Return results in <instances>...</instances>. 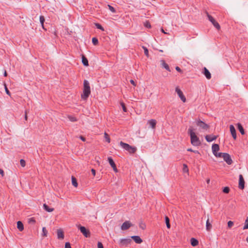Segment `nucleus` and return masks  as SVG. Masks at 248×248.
<instances>
[{
	"instance_id": "1",
	"label": "nucleus",
	"mask_w": 248,
	"mask_h": 248,
	"mask_svg": "<svg viewBox=\"0 0 248 248\" xmlns=\"http://www.w3.org/2000/svg\"><path fill=\"white\" fill-rule=\"evenodd\" d=\"M188 133L190 137L191 143L195 146H200L201 142L199 138L197 136L191 127H190L188 130Z\"/></svg>"
},
{
	"instance_id": "2",
	"label": "nucleus",
	"mask_w": 248,
	"mask_h": 248,
	"mask_svg": "<svg viewBox=\"0 0 248 248\" xmlns=\"http://www.w3.org/2000/svg\"><path fill=\"white\" fill-rule=\"evenodd\" d=\"M91 93V90L89 82L87 80L83 81V91L81 94V98L84 100H86Z\"/></svg>"
},
{
	"instance_id": "3",
	"label": "nucleus",
	"mask_w": 248,
	"mask_h": 248,
	"mask_svg": "<svg viewBox=\"0 0 248 248\" xmlns=\"http://www.w3.org/2000/svg\"><path fill=\"white\" fill-rule=\"evenodd\" d=\"M120 145L124 150L128 151L130 154H134L137 151V148L135 147H133L129 144L124 143L123 141L120 142Z\"/></svg>"
},
{
	"instance_id": "4",
	"label": "nucleus",
	"mask_w": 248,
	"mask_h": 248,
	"mask_svg": "<svg viewBox=\"0 0 248 248\" xmlns=\"http://www.w3.org/2000/svg\"><path fill=\"white\" fill-rule=\"evenodd\" d=\"M207 16L209 20L213 24L214 27L217 30H219L220 28L219 24L215 20L213 17L207 13Z\"/></svg>"
},
{
	"instance_id": "5",
	"label": "nucleus",
	"mask_w": 248,
	"mask_h": 248,
	"mask_svg": "<svg viewBox=\"0 0 248 248\" xmlns=\"http://www.w3.org/2000/svg\"><path fill=\"white\" fill-rule=\"evenodd\" d=\"M78 229L84 235V236L86 237H89L90 236V232L89 230H87L86 228L84 226H81L80 225L78 226Z\"/></svg>"
},
{
	"instance_id": "6",
	"label": "nucleus",
	"mask_w": 248,
	"mask_h": 248,
	"mask_svg": "<svg viewBox=\"0 0 248 248\" xmlns=\"http://www.w3.org/2000/svg\"><path fill=\"white\" fill-rule=\"evenodd\" d=\"M224 160L228 164L231 165L232 163V160L231 159V156L228 153H223V156Z\"/></svg>"
},
{
	"instance_id": "7",
	"label": "nucleus",
	"mask_w": 248,
	"mask_h": 248,
	"mask_svg": "<svg viewBox=\"0 0 248 248\" xmlns=\"http://www.w3.org/2000/svg\"><path fill=\"white\" fill-rule=\"evenodd\" d=\"M196 124L197 126H199L200 127L202 128L204 130H207L209 127V126L207 124H205L204 122L201 121V120H198L196 122Z\"/></svg>"
},
{
	"instance_id": "8",
	"label": "nucleus",
	"mask_w": 248,
	"mask_h": 248,
	"mask_svg": "<svg viewBox=\"0 0 248 248\" xmlns=\"http://www.w3.org/2000/svg\"><path fill=\"white\" fill-rule=\"evenodd\" d=\"M175 92L177 93V94L178 95L179 97L180 98L181 100L183 102H186V98L184 95L182 91L178 88V87H177L175 88Z\"/></svg>"
},
{
	"instance_id": "9",
	"label": "nucleus",
	"mask_w": 248,
	"mask_h": 248,
	"mask_svg": "<svg viewBox=\"0 0 248 248\" xmlns=\"http://www.w3.org/2000/svg\"><path fill=\"white\" fill-rule=\"evenodd\" d=\"M131 242V240L129 238L121 239L119 241V244L121 246H127Z\"/></svg>"
},
{
	"instance_id": "10",
	"label": "nucleus",
	"mask_w": 248,
	"mask_h": 248,
	"mask_svg": "<svg viewBox=\"0 0 248 248\" xmlns=\"http://www.w3.org/2000/svg\"><path fill=\"white\" fill-rule=\"evenodd\" d=\"M238 187L241 190L244 189V188L245 187V181H244V178L243 177V175L242 174H240L239 176Z\"/></svg>"
},
{
	"instance_id": "11",
	"label": "nucleus",
	"mask_w": 248,
	"mask_h": 248,
	"mask_svg": "<svg viewBox=\"0 0 248 248\" xmlns=\"http://www.w3.org/2000/svg\"><path fill=\"white\" fill-rule=\"evenodd\" d=\"M132 226V224L129 221H125L123 223L122 225L121 226V229L123 231L126 230Z\"/></svg>"
},
{
	"instance_id": "12",
	"label": "nucleus",
	"mask_w": 248,
	"mask_h": 248,
	"mask_svg": "<svg viewBox=\"0 0 248 248\" xmlns=\"http://www.w3.org/2000/svg\"><path fill=\"white\" fill-rule=\"evenodd\" d=\"M108 161L109 164H110V165L111 166V167L113 168V170L116 172H118V169H117L116 164H115L114 161H113V159L112 158V157H108Z\"/></svg>"
},
{
	"instance_id": "13",
	"label": "nucleus",
	"mask_w": 248,
	"mask_h": 248,
	"mask_svg": "<svg viewBox=\"0 0 248 248\" xmlns=\"http://www.w3.org/2000/svg\"><path fill=\"white\" fill-rule=\"evenodd\" d=\"M217 136L213 135H206L205 138L207 142H211L214 140H216L217 139Z\"/></svg>"
},
{
	"instance_id": "14",
	"label": "nucleus",
	"mask_w": 248,
	"mask_h": 248,
	"mask_svg": "<svg viewBox=\"0 0 248 248\" xmlns=\"http://www.w3.org/2000/svg\"><path fill=\"white\" fill-rule=\"evenodd\" d=\"M230 130L231 133V134L234 140H236V132L235 127L233 125H230Z\"/></svg>"
},
{
	"instance_id": "15",
	"label": "nucleus",
	"mask_w": 248,
	"mask_h": 248,
	"mask_svg": "<svg viewBox=\"0 0 248 248\" xmlns=\"http://www.w3.org/2000/svg\"><path fill=\"white\" fill-rule=\"evenodd\" d=\"M202 73L208 79H210L211 78V74L206 67L203 68Z\"/></svg>"
},
{
	"instance_id": "16",
	"label": "nucleus",
	"mask_w": 248,
	"mask_h": 248,
	"mask_svg": "<svg viewBox=\"0 0 248 248\" xmlns=\"http://www.w3.org/2000/svg\"><path fill=\"white\" fill-rule=\"evenodd\" d=\"M212 149L213 153L214 155H216L215 154H217V153L219 151V145L217 144H214L212 146Z\"/></svg>"
},
{
	"instance_id": "17",
	"label": "nucleus",
	"mask_w": 248,
	"mask_h": 248,
	"mask_svg": "<svg viewBox=\"0 0 248 248\" xmlns=\"http://www.w3.org/2000/svg\"><path fill=\"white\" fill-rule=\"evenodd\" d=\"M136 243L137 244H141L142 242V240L140 238L139 236H132L131 237Z\"/></svg>"
},
{
	"instance_id": "18",
	"label": "nucleus",
	"mask_w": 248,
	"mask_h": 248,
	"mask_svg": "<svg viewBox=\"0 0 248 248\" xmlns=\"http://www.w3.org/2000/svg\"><path fill=\"white\" fill-rule=\"evenodd\" d=\"M160 62H161V65L162 67L164 68L168 71H169V72L170 71V68L169 65L166 63V62L164 60H161Z\"/></svg>"
},
{
	"instance_id": "19",
	"label": "nucleus",
	"mask_w": 248,
	"mask_h": 248,
	"mask_svg": "<svg viewBox=\"0 0 248 248\" xmlns=\"http://www.w3.org/2000/svg\"><path fill=\"white\" fill-rule=\"evenodd\" d=\"M148 124L152 128H155L156 124V121L155 119H151L148 121Z\"/></svg>"
},
{
	"instance_id": "20",
	"label": "nucleus",
	"mask_w": 248,
	"mask_h": 248,
	"mask_svg": "<svg viewBox=\"0 0 248 248\" xmlns=\"http://www.w3.org/2000/svg\"><path fill=\"white\" fill-rule=\"evenodd\" d=\"M191 245L193 247L197 246L199 244V241L195 238H191L190 239Z\"/></svg>"
},
{
	"instance_id": "21",
	"label": "nucleus",
	"mask_w": 248,
	"mask_h": 248,
	"mask_svg": "<svg viewBox=\"0 0 248 248\" xmlns=\"http://www.w3.org/2000/svg\"><path fill=\"white\" fill-rule=\"evenodd\" d=\"M57 237L58 239H63L64 234L62 230L59 229L57 230Z\"/></svg>"
},
{
	"instance_id": "22",
	"label": "nucleus",
	"mask_w": 248,
	"mask_h": 248,
	"mask_svg": "<svg viewBox=\"0 0 248 248\" xmlns=\"http://www.w3.org/2000/svg\"><path fill=\"white\" fill-rule=\"evenodd\" d=\"M43 208L45 210L48 212H51L54 211V208H50L47 204L44 203L43 204Z\"/></svg>"
},
{
	"instance_id": "23",
	"label": "nucleus",
	"mask_w": 248,
	"mask_h": 248,
	"mask_svg": "<svg viewBox=\"0 0 248 248\" xmlns=\"http://www.w3.org/2000/svg\"><path fill=\"white\" fill-rule=\"evenodd\" d=\"M17 228L20 231H22L24 230V225L21 221H17Z\"/></svg>"
},
{
	"instance_id": "24",
	"label": "nucleus",
	"mask_w": 248,
	"mask_h": 248,
	"mask_svg": "<svg viewBox=\"0 0 248 248\" xmlns=\"http://www.w3.org/2000/svg\"><path fill=\"white\" fill-rule=\"evenodd\" d=\"M237 128L242 135L245 134V130H244L242 125H241V124L238 123L237 124Z\"/></svg>"
},
{
	"instance_id": "25",
	"label": "nucleus",
	"mask_w": 248,
	"mask_h": 248,
	"mask_svg": "<svg viewBox=\"0 0 248 248\" xmlns=\"http://www.w3.org/2000/svg\"><path fill=\"white\" fill-rule=\"evenodd\" d=\"M212 228V225L209 222V219L208 218V219L206 221V229L207 231H210L211 229Z\"/></svg>"
},
{
	"instance_id": "26",
	"label": "nucleus",
	"mask_w": 248,
	"mask_h": 248,
	"mask_svg": "<svg viewBox=\"0 0 248 248\" xmlns=\"http://www.w3.org/2000/svg\"><path fill=\"white\" fill-rule=\"evenodd\" d=\"M82 62L84 66H88L89 63H88V59L84 56L82 57Z\"/></svg>"
},
{
	"instance_id": "27",
	"label": "nucleus",
	"mask_w": 248,
	"mask_h": 248,
	"mask_svg": "<svg viewBox=\"0 0 248 248\" xmlns=\"http://www.w3.org/2000/svg\"><path fill=\"white\" fill-rule=\"evenodd\" d=\"M165 222L166 224L167 227V228L170 229V219L167 216L165 217Z\"/></svg>"
},
{
	"instance_id": "28",
	"label": "nucleus",
	"mask_w": 248,
	"mask_h": 248,
	"mask_svg": "<svg viewBox=\"0 0 248 248\" xmlns=\"http://www.w3.org/2000/svg\"><path fill=\"white\" fill-rule=\"evenodd\" d=\"M39 19H40V23L41 24L42 28L44 29H45V28H44V22L45 21L44 16H40V17H39Z\"/></svg>"
},
{
	"instance_id": "29",
	"label": "nucleus",
	"mask_w": 248,
	"mask_h": 248,
	"mask_svg": "<svg viewBox=\"0 0 248 248\" xmlns=\"http://www.w3.org/2000/svg\"><path fill=\"white\" fill-rule=\"evenodd\" d=\"M72 185L74 186L77 187V186L78 185V184L77 183V180H76V178H75L74 177H72Z\"/></svg>"
},
{
	"instance_id": "30",
	"label": "nucleus",
	"mask_w": 248,
	"mask_h": 248,
	"mask_svg": "<svg viewBox=\"0 0 248 248\" xmlns=\"http://www.w3.org/2000/svg\"><path fill=\"white\" fill-rule=\"evenodd\" d=\"M104 138L107 142H108V143H109L110 142V139L109 138V135L106 132L104 134Z\"/></svg>"
},
{
	"instance_id": "31",
	"label": "nucleus",
	"mask_w": 248,
	"mask_h": 248,
	"mask_svg": "<svg viewBox=\"0 0 248 248\" xmlns=\"http://www.w3.org/2000/svg\"><path fill=\"white\" fill-rule=\"evenodd\" d=\"M243 230L248 229V217H247L245 222V225L243 228Z\"/></svg>"
},
{
	"instance_id": "32",
	"label": "nucleus",
	"mask_w": 248,
	"mask_h": 248,
	"mask_svg": "<svg viewBox=\"0 0 248 248\" xmlns=\"http://www.w3.org/2000/svg\"><path fill=\"white\" fill-rule=\"evenodd\" d=\"M95 26L97 29H100L102 31H104V28L99 23H95Z\"/></svg>"
},
{
	"instance_id": "33",
	"label": "nucleus",
	"mask_w": 248,
	"mask_h": 248,
	"mask_svg": "<svg viewBox=\"0 0 248 248\" xmlns=\"http://www.w3.org/2000/svg\"><path fill=\"white\" fill-rule=\"evenodd\" d=\"M92 43L94 45H97L98 44V40L97 38L95 37H93L92 38Z\"/></svg>"
},
{
	"instance_id": "34",
	"label": "nucleus",
	"mask_w": 248,
	"mask_h": 248,
	"mask_svg": "<svg viewBox=\"0 0 248 248\" xmlns=\"http://www.w3.org/2000/svg\"><path fill=\"white\" fill-rule=\"evenodd\" d=\"M69 120L72 122H76L77 121V119L76 117H73L72 116H69L68 117Z\"/></svg>"
},
{
	"instance_id": "35",
	"label": "nucleus",
	"mask_w": 248,
	"mask_h": 248,
	"mask_svg": "<svg viewBox=\"0 0 248 248\" xmlns=\"http://www.w3.org/2000/svg\"><path fill=\"white\" fill-rule=\"evenodd\" d=\"M142 48H143V49L144 50V54L146 56L148 57V56H149V52H148V50L147 48L146 47L144 46H143Z\"/></svg>"
},
{
	"instance_id": "36",
	"label": "nucleus",
	"mask_w": 248,
	"mask_h": 248,
	"mask_svg": "<svg viewBox=\"0 0 248 248\" xmlns=\"http://www.w3.org/2000/svg\"><path fill=\"white\" fill-rule=\"evenodd\" d=\"M108 7L109 10L111 12H112L113 13H116V10H115V9L113 7H112V6H111L110 5H108Z\"/></svg>"
},
{
	"instance_id": "37",
	"label": "nucleus",
	"mask_w": 248,
	"mask_h": 248,
	"mask_svg": "<svg viewBox=\"0 0 248 248\" xmlns=\"http://www.w3.org/2000/svg\"><path fill=\"white\" fill-rule=\"evenodd\" d=\"M183 170L184 172H187L188 171L187 166L185 164H183Z\"/></svg>"
},
{
	"instance_id": "38",
	"label": "nucleus",
	"mask_w": 248,
	"mask_h": 248,
	"mask_svg": "<svg viewBox=\"0 0 248 248\" xmlns=\"http://www.w3.org/2000/svg\"><path fill=\"white\" fill-rule=\"evenodd\" d=\"M230 191V188L228 186L224 187L223 189V192L225 193H228Z\"/></svg>"
},
{
	"instance_id": "39",
	"label": "nucleus",
	"mask_w": 248,
	"mask_h": 248,
	"mask_svg": "<svg viewBox=\"0 0 248 248\" xmlns=\"http://www.w3.org/2000/svg\"><path fill=\"white\" fill-rule=\"evenodd\" d=\"M121 106H122V108H123V110L124 112H126L127 111V108L125 106V104L124 102H121Z\"/></svg>"
},
{
	"instance_id": "40",
	"label": "nucleus",
	"mask_w": 248,
	"mask_h": 248,
	"mask_svg": "<svg viewBox=\"0 0 248 248\" xmlns=\"http://www.w3.org/2000/svg\"><path fill=\"white\" fill-rule=\"evenodd\" d=\"M28 222L30 224H34L35 222V220L33 217H31L29 219Z\"/></svg>"
},
{
	"instance_id": "41",
	"label": "nucleus",
	"mask_w": 248,
	"mask_h": 248,
	"mask_svg": "<svg viewBox=\"0 0 248 248\" xmlns=\"http://www.w3.org/2000/svg\"><path fill=\"white\" fill-rule=\"evenodd\" d=\"M4 88H5V92H6V94H8V95L10 96L11 93H10V91H9V90L8 89L6 84H4Z\"/></svg>"
},
{
	"instance_id": "42",
	"label": "nucleus",
	"mask_w": 248,
	"mask_h": 248,
	"mask_svg": "<svg viewBox=\"0 0 248 248\" xmlns=\"http://www.w3.org/2000/svg\"><path fill=\"white\" fill-rule=\"evenodd\" d=\"M20 165L22 167H24L26 165V162L23 159H20Z\"/></svg>"
},
{
	"instance_id": "43",
	"label": "nucleus",
	"mask_w": 248,
	"mask_h": 248,
	"mask_svg": "<svg viewBox=\"0 0 248 248\" xmlns=\"http://www.w3.org/2000/svg\"><path fill=\"white\" fill-rule=\"evenodd\" d=\"M223 153H217V154H215L216 155H214L216 157H222L223 156Z\"/></svg>"
},
{
	"instance_id": "44",
	"label": "nucleus",
	"mask_w": 248,
	"mask_h": 248,
	"mask_svg": "<svg viewBox=\"0 0 248 248\" xmlns=\"http://www.w3.org/2000/svg\"><path fill=\"white\" fill-rule=\"evenodd\" d=\"M233 225V222L232 221H229L228 222V226L229 228H231Z\"/></svg>"
},
{
	"instance_id": "45",
	"label": "nucleus",
	"mask_w": 248,
	"mask_h": 248,
	"mask_svg": "<svg viewBox=\"0 0 248 248\" xmlns=\"http://www.w3.org/2000/svg\"><path fill=\"white\" fill-rule=\"evenodd\" d=\"M42 231H43V235L46 236L47 232L46 228L45 227H43Z\"/></svg>"
},
{
	"instance_id": "46",
	"label": "nucleus",
	"mask_w": 248,
	"mask_h": 248,
	"mask_svg": "<svg viewBox=\"0 0 248 248\" xmlns=\"http://www.w3.org/2000/svg\"><path fill=\"white\" fill-rule=\"evenodd\" d=\"M64 248H71L70 244L69 242H66L65 244V247Z\"/></svg>"
},
{
	"instance_id": "47",
	"label": "nucleus",
	"mask_w": 248,
	"mask_h": 248,
	"mask_svg": "<svg viewBox=\"0 0 248 248\" xmlns=\"http://www.w3.org/2000/svg\"><path fill=\"white\" fill-rule=\"evenodd\" d=\"M97 246L98 248H104L103 244L100 242H98Z\"/></svg>"
},
{
	"instance_id": "48",
	"label": "nucleus",
	"mask_w": 248,
	"mask_h": 248,
	"mask_svg": "<svg viewBox=\"0 0 248 248\" xmlns=\"http://www.w3.org/2000/svg\"><path fill=\"white\" fill-rule=\"evenodd\" d=\"M91 172L93 175L94 176L95 175L96 171L94 169L91 170Z\"/></svg>"
},
{
	"instance_id": "49",
	"label": "nucleus",
	"mask_w": 248,
	"mask_h": 248,
	"mask_svg": "<svg viewBox=\"0 0 248 248\" xmlns=\"http://www.w3.org/2000/svg\"><path fill=\"white\" fill-rule=\"evenodd\" d=\"M175 69H176V71H177L179 72H182V70H181V68L179 67H178V66H176L175 67Z\"/></svg>"
},
{
	"instance_id": "50",
	"label": "nucleus",
	"mask_w": 248,
	"mask_h": 248,
	"mask_svg": "<svg viewBox=\"0 0 248 248\" xmlns=\"http://www.w3.org/2000/svg\"><path fill=\"white\" fill-rule=\"evenodd\" d=\"M0 174L2 176H4V171H3L2 169H0Z\"/></svg>"
},
{
	"instance_id": "51",
	"label": "nucleus",
	"mask_w": 248,
	"mask_h": 248,
	"mask_svg": "<svg viewBox=\"0 0 248 248\" xmlns=\"http://www.w3.org/2000/svg\"><path fill=\"white\" fill-rule=\"evenodd\" d=\"M130 82L134 86H136V85L135 81L133 79H131Z\"/></svg>"
},
{
	"instance_id": "52",
	"label": "nucleus",
	"mask_w": 248,
	"mask_h": 248,
	"mask_svg": "<svg viewBox=\"0 0 248 248\" xmlns=\"http://www.w3.org/2000/svg\"><path fill=\"white\" fill-rule=\"evenodd\" d=\"M79 138H80V139L82 141H85V140H86V139H85L84 137H83V136H80L79 137Z\"/></svg>"
},
{
	"instance_id": "53",
	"label": "nucleus",
	"mask_w": 248,
	"mask_h": 248,
	"mask_svg": "<svg viewBox=\"0 0 248 248\" xmlns=\"http://www.w3.org/2000/svg\"><path fill=\"white\" fill-rule=\"evenodd\" d=\"M140 227L142 229L144 230V228H145V225L144 224L140 225Z\"/></svg>"
},
{
	"instance_id": "54",
	"label": "nucleus",
	"mask_w": 248,
	"mask_h": 248,
	"mask_svg": "<svg viewBox=\"0 0 248 248\" xmlns=\"http://www.w3.org/2000/svg\"><path fill=\"white\" fill-rule=\"evenodd\" d=\"M187 151H189V152H193L194 150H193L191 148H188V149H187Z\"/></svg>"
},
{
	"instance_id": "55",
	"label": "nucleus",
	"mask_w": 248,
	"mask_h": 248,
	"mask_svg": "<svg viewBox=\"0 0 248 248\" xmlns=\"http://www.w3.org/2000/svg\"><path fill=\"white\" fill-rule=\"evenodd\" d=\"M193 153H196V154H199V151H197V150H194Z\"/></svg>"
},
{
	"instance_id": "56",
	"label": "nucleus",
	"mask_w": 248,
	"mask_h": 248,
	"mask_svg": "<svg viewBox=\"0 0 248 248\" xmlns=\"http://www.w3.org/2000/svg\"><path fill=\"white\" fill-rule=\"evenodd\" d=\"M7 76V72L6 71H5L4 73V76L6 77Z\"/></svg>"
},
{
	"instance_id": "57",
	"label": "nucleus",
	"mask_w": 248,
	"mask_h": 248,
	"mask_svg": "<svg viewBox=\"0 0 248 248\" xmlns=\"http://www.w3.org/2000/svg\"><path fill=\"white\" fill-rule=\"evenodd\" d=\"M206 182H207V184H209V183H210V179H207L206 180Z\"/></svg>"
},
{
	"instance_id": "58",
	"label": "nucleus",
	"mask_w": 248,
	"mask_h": 248,
	"mask_svg": "<svg viewBox=\"0 0 248 248\" xmlns=\"http://www.w3.org/2000/svg\"><path fill=\"white\" fill-rule=\"evenodd\" d=\"M25 118L26 120L27 119V113H25Z\"/></svg>"
},
{
	"instance_id": "59",
	"label": "nucleus",
	"mask_w": 248,
	"mask_h": 248,
	"mask_svg": "<svg viewBox=\"0 0 248 248\" xmlns=\"http://www.w3.org/2000/svg\"><path fill=\"white\" fill-rule=\"evenodd\" d=\"M162 31L163 33H166L163 30V29H162Z\"/></svg>"
},
{
	"instance_id": "60",
	"label": "nucleus",
	"mask_w": 248,
	"mask_h": 248,
	"mask_svg": "<svg viewBox=\"0 0 248 248\" xmlns=\"http://www.w3.org/2000/svg\"><path fill=\"white\" fill-rule=\"evenodd\" d=\"M246 241L248 243V236L247 237V238H246Z\"/></svg>"
}]
</instances>
